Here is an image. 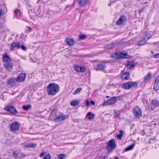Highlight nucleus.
<instances>
[{
	"instance_id": "1",
	"label": "nucleus",
	"mask_w": 159,
	"mask_h": 159,
	"mask_svg": "<svg viewBox=\"0 0 159 159\" xmlns=\"http://www.w3.org/2000/svg\"><path fill=\"white\" fill-rule=\"evenodd\" d=\"M60 87L55 83H50L47 87V92L48 95L54 96L59 91Z\"/></svg>"
},
{
	"instance_id": "2",
	"label": "nucleus",
	"mask_w": 159,
	"mask_h": 159,
	"mask_svg": "<svg viewBox=\"0 0 159 159\" xmlns=\"http://www.w3.org/2000/svg\"><path fill=\"white\" fill-rule=\"evenodd\" d=\"M112 57L116 58L119 57L122 59H130L131 57L129 56L127 53L116 52L112 56Z\"/></svg>"
},
{
	"instance_id": "3",
	"label": "nucleus",
	"mask_w": 159,
	"mask_h": 159,
	"mask_svg": "<svg viewBox=\"0 0 159 159\" xmlns=\"http://www.w3.org/2000/svg\"><path fill=\"white\" fill-rule=\"evenodd\" d=\"M116 144L114 140L111 139L107 143V149L108 152H111L112 150L115 148Z\"/></svg>"
},
{
	"instance_id": "4",
	"label": "nucleus",
	"mask_w": 159,
	"mask_h": 159,
	"mask_svg": "<svg viewBox=\"0 0 159 159\" xmlns=\"http://www.w3.org/2000/svg\"><path fill=\"white\" fill-rule=\"evenodd\" d=\"M138 84L136 82H129L125 83L123 85V87L125 89H129L133 88L136 87Z\"/></svg>"
},
{
	"instance_id": "5",
	"label": "nucleus",
	"mask_w": 159,
	"mask_h": 159,
	"mask_svg": "<svg viewBox=\"0 0 159 159\" xmlns=\"http://www.w3.org/2000/svg\"><path fill=\"white\" fill-rule=\"evenodd\" d=\"M133 114L134 116L137 118H139L142 115V111L138 107H135L133 109Z\"/></svg>"
},
{
	"instance_id": "6",
	"label": "nucleus",
	"mask_w": 159,
	"mask_h": 159,
	"mask_svg": "<svg viewBox=\"0 0 159 159\" xmlns=\"http://www.w3.org/2000/svg\"><path fill=\"white\" fill-rule=\"evenodd\" d=\"M74 70L78 72L83 73L86 70V67L78 66L77 65H75L73 67Z\"/></svg>"
},
{
	"instance_id": "7",
	"label": "nucleus",
	"mask_w": 159,
	"mask_h": 159,
	"mask_svg": "<svg viewBox=\"0 0 159 159\" xmlns=\"http://www.w3.org/2000/svg\"><path fill=\"white\" fill-rule=\"evenodd\" d=\"M116 101V98L115 97H113L111 99L107 100V101H105L103 105H111L115 103Z\"/></svg>"
},
{
	"instance_id": "8",
	"label": "nucleus",
	"mask_w": 159,
	"mask_h": 159,
	"mask_svg": "<svg viewBox=\"0 0 159 159\" xmlns=\"http://www.w3.org/2000/svg\"><path fill=\"white\" fill-rule=\"evenodd\" d=\"M20 125L17 122H15L11 125V129L12 132H14L18 130Z\"/></svg>"
},
{
	"instance_id": "9",
	"label": "nucleus",
	"mask_w": 159,
	"mask_h": 159,
	"mask_svg": "<svg viewBox=\"0 0 159 159\" xmlns=\"http://www.w3.org/2000/svg\"><path fill=\"white\" fill-rule=\"evenodd\" d=\"M153 89L154 91H156L159 89V75L157 76L156 77L154 84Z\"/></svg>"
},
{
	"instance_id": "10",
	"label": "nucleus",
	"mask_w": 159,
	"mask_h": 159,
	"mask_svg": "<svg viewBox=\"0 0 159 159\" xmlns=\"http://www.w3.org/2000/svg\"><path fill=\"white\" fill-rule=\"evenodd\" d=\"M66 43L68 46H72L75 44V41L73 38H66Z\"/></svg>"
},
{
	"instance_id": "11",
	"label": "nucleus",
	"mask_w": 159,
	"mask_h": 159,
	"mask_svg": "<svg viewBox=\"0 0 159 159\" xmlns=\"http://www.w3.org/2000/svg\"><path fill=\"white\" fill-rule=\"evenodd\" d=\"M126 19V17L124 16H121L116 21V24L117 25H120L123 24L125 21Z\"/></svg>"
},
{
	"instance_id": "12",
	"label": "nucleus",
	"mask_w": 159,
	"mask_h": 159,
	"mask_svg": "<svg viewBox=\"0 0 159 159\" xmlns=\"http://www.w3.org/2000/svg\"><path fill=\"white\" fill-rule=\"evenodd\" d=\"M25 74L22 73L18 75L16 80L18 82L23 81L25 80Z\"/></svg>"
},
{
	"instance_id": "13",
	"label": "nucleus",
	"mask_w": 159,
	"mask_h": 159,
	"mask_svg": "<svg viewBox=\"0 0 159 159\" xmlns=\"http://www.w3.org/2000/svg\"><path fill=\"white\" fill-rule=\"evenodd\" d=\"M136 64L134 63V60L128 61L127 63V66L129 69H132L135 66Z\"/></svg>"
},
{
	"instance_id": "14",
	"label": "nucleus",
	"mask_w": 159,
	"mask_h": 159,
	"mask_svg": "<svg viewBox=\"0 0 159 159\" xmlns=\"http://www.w3.org/2000/svg\"><path fill=\"white\" fill-rule=\"evenodd\" d=\"M144 39L147 41L150 39L152 36V33L151 32H147L144 34Z\"/></svg>"
},
{
	"instance_id": "15",
	"label": "nucleus",
	"mask_w": 159,
	"mask_h": 159,
	"mask_svg": "<svg viewBox=\"0 0 159 159\" xmlns=\"http://www.w3.org/2000/svg\"><path fill=\"white\" fill-rule=\"evenodd\" d=\"M65 119L66 117L64 116H58L54 119V121L56 122H59L64 120Z\"/></svg>"
},
{
	"instance_id": "16",
	"label": "nucleus",
	"mask_w": 159,
	"mask_h": 159,
	"mask_svg": "<svg viewBox=\"0 0 159 159\" xmlns=\"http://www.w3.org/2000/svg\"><path fill=\"white\" fill-rule=\"evenodd\" d=\"M129 73L128 72H125L122 74L121 77L122 80H127L129 79Z\"/></svg>"
},
{
	"instance_id": "17",
	"label": "nucleus",
	"mask_w": 159,
	"mask_h": 159,
	"mask_svg": "<svg viewBox=\"0 0 159 159\" xmlns=\"http://www.w3.org/2000/svg\"><path fill=\"white\" fill-rule=\"evenodd\" d=\"M151 77V73H149L145 76L143 82L146 83L149 82L150 80Z\"/></svg>"
},
{
	"instance_id": "18",
	"label": "nucleus",
	"mask_w": 159,
	"mask_h": 159,
	"mask_svg": "<svg viewBox=\"0 0 159 159\" xmlns=\"http://www.w3.org/2000/svg\"><path fill=\"white\" fill-rule=\"evenodd\" d=\"M20 43L18 42L12 43L11 45V49L12 50L14 48H16L17 49H20Z\"/></svg>"
},
{
	"instance_id": "19",
	"label": "nucleus",
	"mask_w": 159,
	"mask_h": 159,
	"mask_svg": "<svg viewBox=\"0 0 159 159\" xmlns=\"http://www.w3.org/2000/svg\"><path fill=\"white\" fill-rule=\"evenodd\" d=\"M4 64L6 69L9 70L10 68V63L9 60H3Z\"/></svg>"
},
{
	"instance_id": "20",
	"label": "nucleus",
	"mask_w": 159,
	"mask_h": 159,
	"mask_svg": "<svg viewBox=\"0 0 159 159\" xmlns=\"http://www.w3.org/2000/svg\"><path fill=\"white\" fill-rule=\"evenodd\" d=\"M105 67V66L104 64H99L97 66V68L96 69V70H102L104 69Z\"/></svg>"
},
{
	"instance_id": "21",
	"label": "nucleus",
	"mask_w": 159,
	"mask_h": 159,
	"mask_svg": "<svg viewBox=\"0 0 159 159\" xmlns=\"http://www.w3.org/2000/svg\"><path fill=\"white\" fill-rule=\"evenodd\" d=\"M151 103L155 107H158L159 105V102L157 100L155 99L152 100Z\"/></svg>"
},
{
	"instance_id": "22",
	"label": "nucleus",
	"mask_w": 159,
	"mask_h": 159,
	"mask_svg": "<svg viewBox=\"0 0 159 159\" xmlns=\"http://www.w3.org/2000/svg\"><path fill=\"white\" fill-rule=\"evenodd\" d=\"M87 2V0H79L78 3L79 5L82 7L85 6Z\"/></svg>"
},
{
	"instance_id": "23",
	"label": "nucleus",
	"mask_w": 159,
	"mask_h": 159,
	"mask_svg": "<svg viewBox=\"0 0 159 159\" xmlns=\"http://www.w3.org/2000/svg\"><path fill=\"white\" fill-rule=\"evenodd\" d=\"M94 115L90 112H88L86 116V117L88 118L89 120L93 119L94 118Z\"/></svg>"
},
{
	"instance_id": "24",
	"label": "nucleus",
	"mask_w": 159,
	"mask_h": 159,
	"mask_svg": "<svg viewBox=\"0 0 159 159\" xmlns=\"http://www.w3.org/2000/svg\"><path fill=\"white\" fill-rule=\"evenodd\" d=\"M11 113L15 114H17L18 112L13 107L11 106Z\"/></svg>"
},
{
	"instance_id": "25",
	"label": "nucleus",
	"mask_w": 159,
	"mask_h": 159,
	"mask_svg": "<svg viewBox=\"0 0 159 159\" xmlns=\"http://www.w3.org/2000/svg\"><path fill=\"white\" fill-rule=\"evenodd\" d=\"M32 106L31 105H23L22 106V108L25 111H27L29 109L31 108Z\"/></svg>"
},
{
	"instance_id": "26",
	"label": "nucleus",
	"mask_w": 159,
	"mask_h": 159,
	"mask_svg": "<svg viewBox=\"0 0 159 159\" xmlns=\"http://www.w3.org/2000/svg\"><path fill=\"white\" fill-rule=\"evenodd\" d=\"M36 144L34 143H29L25 146V147L28 148H33L36 147Z\"/></svg>"
},
{
	"instance_id": "27",
	"label": "nucleus",
	"mask_w": 159,
	"mask_h": 159,
	"mask_svg": "<svg viewBox=\"0 0 159 159\" xmlns=\"http://www.w3.org/2000/svg\"><path fill=\"white\" fill-rule=\"evenodd\" d=\"M135 145V144L134 143H132L131 145L130 146L128 147L127 148H125V151H127L129 150H132L134 147Z\"/></svg>"
},
{
	"instance_id": "28",
	"label": "nucleus",
	"mask_w": 159,
	"mask_h": 159,
	"mask_svg": "<svg viewBox=\"0 0 159 159\" xmlns=\"http://www.w3.org/2000/svg\"><path fill=\"white\" fill-rule=\"evenodd\" d=\"M146 40L143 39L141 40H139L138 42V46H141L143 45L146 42Z\"/></svg>"
},
{
	"instance_id": "29",
	"label": "nucleus",
	"mask_w": 159,
	"mask_h": 159,
	"mask_svg": "<svg viewBox=\"0 0 159 159\" xmlns=\"http://www.w3.org/2000/svg\"><path fill=\"white\" fill-rule=\"evenodd\" d=\"M70 104L71 106H76L79 105V102L78 101L75 100H73L70 102Z\"/></svg>"
},
{
	"instance_id": "30",
	"label": "nucleus",
	"mask_w": 159,
	"mask_h": 159,
	"mask_svg": "<svg viewBox=\"0 0 159 159\" xmlns=\"http://www.w3.org/2000/svg\"><path fill=\"white\" fill-rule=\"evenodd\" d=\"M20 152L18 151H14L13 156L15 158H18V156L19 155Z\"/></svg>"
},
{
	"instance_id": "31",
	"label": "nucleus",
	"mask_w": 159,
	"mask_h": 159,
	"mask_svg": "<svg viewBox=\"0 0 159 159\" xmlns=\"http://www.w3.org/2000/svg\"><path fill=\"white\" fill-rule=\"evenodd\" d=\"M82 90V89L81 88H79L76 89L73 93L74 95H76L77 94L80 93V92Z\"/></svg>"
},
{
	"instance_id": "32",
	"label": "nucleus",
	"mask_w": 159,
	"mask_h": 159,
	"mask_svg": "<svg viewBox=\"0 0 159 159\" xmlns=\"http://www.w3.org/2000/svg\"><path fill=\"white\" fill-rule=\"evenodd\" d=\"M14 12L16 15L19 16H20L21 14V12L20 10L18 9L15 10L14 11Z\"/></svg>"
},
{
	"instance_id": "33",
	"label": "nucleus",
	"mask_w": 159,
	"mask_h": 159,
	"mask_svg": "<svg viewBox=\"0 0 159 159\" xmlns=\"http://www.w3.org/2000/svg\"><path fill=\"white\" fill-rule=\"evenodd\" d=\"M65 156V155L63 154H59L57 156L58 159H64Z\"/></svg>"
},
{
	"instance_id": "34",
	"label": "nucleus",
	"mask_w": 159,
	"mask_h": 159,
	"mask_svg": "<svg viewBox=\"0 0 159 159\" xmlns=\"http://www.w3.org/2000/svg\"><path fill=\"white\" fill-rule=\"evenodd\" d=\"M78 36L80 39H84L86 38V35L84 34H80Z\"/></svg>"
},
{
	"instance_id": "35",
	"label": "nucleus",
	"mask_w": 159,
	"mask_h": 159,
	"mask_svg": "<svg viewBox=\"0 0 159 159\" xmlns=\"http://www.w3.org/2000/svg\"><path fill=\"white\" fill-rule=\"evenodd\" d=\"M3 60H8L9 57H8V55L5 53L3 55Z\"/></svg>"
},
{
	"instance_id": "36",
	"label": "nucleus",
	"mask_w": 159,
	"mask_h": 159,
	"mask_svg": "<svg viewBox=\"0 0 159 159\" xmlns=\"http://www.w3.org/2000/svg\"><path fill=\"white\" fill-rule=\"evenodd\" d=\"M20 48H21L22 50L23 51H25L27 50V48L25 46L23 45H20V44H19Z\"/></svg>"
},
{
	"instance_id": "37",
	"label": "nucleus",
	"mask_w": 159,
	"mask_h": 159,
	"mask_svg": "<svg viewBox=\"0 0 159 159\" xmlns=\"http://www.w3.org/2000/svg\"><path fill=\"white\" fill-rule=\"evenodd\" d=\"M25 155L23 153H22V152H20L19 153V155L18 156V158H23L25 157Z\"/></svg>"
},
{
	"instance_id": "38",
	"label": "nucleus",
	"mask_w": 159,
	"mask_h": 159,
	"mask_svg": "<svg viewBox=\"0 0 159 159\" xmlns=\"http://www.w3.org/2000/svg\"><path fill=\"white\" fill-rule=\"evenodd\" d=\"M51 157V156L49 154H46L44 157L43 159H50Z\"/></svg>"
},
{
	"instance_id": "39",
	"label": "nucleus",
	"mask_w": 159,
	"mask_h": 159,
	"mask_svg": "<svg viewBox=\"0 0 159 159\" xmlns=\"http://www.w3.org/2000/svg\"><path fill=\"white\" fill-rule=\"evenodd\" d=\"M5 110L7 111H9L10 110V106L7 105L5 108Z\"/></svg>"
},
{
	"instance_id": "40",
	"label": "nucleus",
	"mask_w": 159,
	"mask_h": 159,
	"mask_svg": "<svg viewBox=\"0 0 159 159\" xmlns=\"http://www.w3.org/2000/svg\"><path fill=\"white\" fill-rule=\"evenodd\" d=\"M156 140V139L154 138H151L150 139L149 141V143H152L153 141H154Z\"/></svg>"
},
{
	"instance_id": "41",
	"label": "nucleus",
	"mask_w": 159,
	"mask_h": 159,
	"mask_svg": "<svg viewBox=\"0 0 159 159\" xmlns=\"http://www.w3.org/2000/svg\"><path fill=\"white\" fill-rule=\"evenodd\" d=\"M123 136V134H118L117 135V138L119 139H121V137Z\"/></svg>"
},
{
	"instance_id": "42",
	"label": "nucleus",
	"mask_w": 159,
	"mask_h": 159,
	"mask_svg": "<svg viewBox=\"0 0 159 159\" xmlns=\"http://www.w3.org/2000/svg\"><path fill=\"white\" fill-rule=\"evenodd\" d=\"M154 58H159V53L155 55L154 56Z\"/></svg>"
},
{
	"instance_id": "43",
	"label": "nucleus",
	"mask_w": 159,
	"mask_h": 159,
	"mask_svg": "<svg viewBox=\"0 0 159 159\" xmlns=\"http://www.w3.org/2000/svg\"><path fill=\"white\" fill-rule=\"evenodd\" d=\"M98 159H105V157L100 156L98 157Z\"/></svg>"
},
{
	"instance_id": "44",
	"label": "nucleus",
	"mask_w": 159,
	"mask_h": 159,
	"mask_svg": "<svg viewBox=\"0 0 159 159\" xmlns=\"http://www.w3.org/2000/svg\"><path fill=\"white\" fill-rule=\"evenodd\" d=\"M86 104L87 106H89L90 104L88 100H87L86 101Z\"/></svg>"
},
{
	"instance_id": "45",
	"label": "nucleus",
	"mask_w": 159,
	"mask_h": 159,
	"mask_svg": "<svg viewBox=\"0 0 159 159\" xmlns=\"http://www.w3.org/2000/svg\"><path fill=\"white\" fill-rule=\"evenodd\" d=\"M3 14V12L2 9H0V17L2 16Z\"/></svg>"
},
{
	"instance_id": "46",
	"label": "nucleus",
	"mask_w": 159,
	"mask_h": 159,
	"mask_svg": "<svg viewBox=\"0 0 159 159\" xmlns=\"http://www.w3.org/2000/svg\"><path fill=\"white\" fill-rule=\"evenodd\" d=\"M45 154V152H41V153L40 155V157H42Z\"/></svg>"
},
{
	"instance_id": "47",
	"label": "nucleus",
	"mask_w": 159,
	"mask_h": 159,
	"mask_svg": "<svg viewBox=\"0 0 159 159\" xmlns=\"http://www.w3.org/2000/svg\"><path fill=\"white\" fill-rule=\"evenodd\" d=\"M145 9V8L144 7H143V8H142L140 10H139V12H142V11H143Z\"/></svg>"
},
{
	"instance_id": "48",
	"label": "nucleus",
	"mask_w": 159,
	"mask_h": 159,
	"mask_svg": "<svg viewBox=\"0 0 159 159\" xmlns=\"http://www.w3.org/2000/svg\"><path fill=\"white\" fill-rule=\"evenodd\" d=\"M90 102L92 105H94L95 104V102L93 101H91Z\"/></svg>"
},
{
	"instance_id": "49",
	"label": "nucleus",
	"mask_w": 159,
	"mask_h": 159,
	"mask_svg": "<svg viewBox=\"0 0 159 159\" xmlns=\"http://www.w3.org/2000/svg\"><path fill=\"white\" fill-rule=\"evenodd\" d=\"M119 132L120 133V134H123V131L122 130H120L119 131Z\"/></svg>"
},
{
	"instance_id": "50",
	"label": "nucleus",
	"mask_w": 159,
	"mask_h": 159,
	"mask_svg": "<svg viewBox=\"0 0 159 159\" xmlns=\"http://www.w3.org/2000/svg\"><path fill=\"white\" fill-rule=\"evenodd\" d=\"M115 116H116L117 117H119L118 115V114H117L116 113H115Z\"/></svg>"
},
{
	"instance_id": "51",
	"label": "nucleus",
	"mask_w": 159,
	"mask_h": 159,
	"mask_svg": "<svg viewBox=\"0 0 159 159\" xmlns=\"http://www.w3.org/2000/svg\"><path fill=\"white\" fill-rule=\"evenodd\" d=\"M115 159H119V158L117 157H115Z\"/></svg>"
},
{
	"instance_id": "52",
	"label": "nucleus",
	"mask_w": 159,
	"mask_h": 159,
	"mask_svg": "<svg viewBox=\"0 0 159 159\" xmlns=\"http://www.w3.org/2000/svg\"><path fill=\"white\" fill-rule=\"evenodd\" d=\"M1 24H0V29H1Z\"/></svg>"
},
{
	"instance_id": "53",
	"label": "nucleus",
	"mask_w": 159,
	"mask_h": 159,
	"mask_svg": "<svg viewBox=\"0 0 159 159\" xmlns=\"http://www.w3.org/2000/svg\"><path fill=\"white\" fill-rule=\"evenodd\" d=\"M106 98H109V96H106Z\"/></svg>"
},
{
	"instance_id": "54",
	"label": "nucleus",
	"mask_w": 159,
	"mask_h": 159,
	"mask_svg": "<svg viewBox=\"0 0 159 159\" xmlns=\"http://www.w3.org/2000/svg\"><path fill=\"white\" fill-rule=\"evenodd\" d=\"M151 52L152 53H153V51H152Z\"/></svg>"
},
{
	"instance_id": "55",
	"label": "nucleus",
	"mask_w": 159,
	"mask_h": 159,
	"mask_svg": "<svg viewBox=\"0 0 159 159\" xmlns=\"http://www.w3.org/2000/svg\"><path fill=\"white\" fill-rule=\"evenodd\" d=\"M66 7H68V6H66Z\"/></svg>"
}]
</instances>
